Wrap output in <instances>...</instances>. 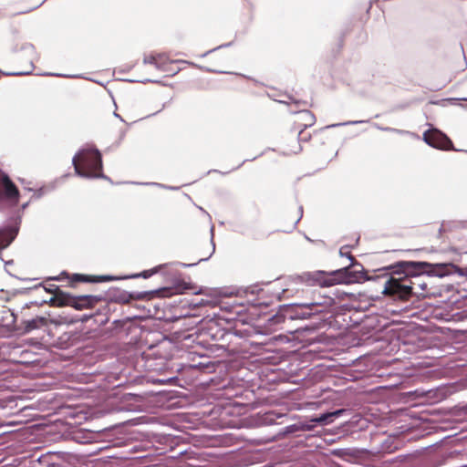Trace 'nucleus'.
<instances>
[{
  "label": "nucleus",
  "mask_w": 467,
  "mask_h": 467,
  "mask_svg": "<svg viewBox=\"0 0 467 467\" xmlns=\"http://www.w3.org/2000/svg\"><path fill=\"white\" fill-rule=\"evenodd\" d=\"M400 271L394 272L385 284L384 294L402 300L409 299L413 294L415 285L426 288L418 281L420 274L428 271L433 265L426 262L403 261L399 263Z\"/></svg>",
  "instance_id": "obj_1"
},
{
  "label": "nucleus",
  "mask_w": 467,
  "mask_h": 467,
  "mask_svg": "<svg viewBox=\"0 0 467 467\" xmlns=\"http://www.w3.org/2000/svg\"><path fill=\"white\" fill-rule=\"evenodd\" d=\"M76 172L86 178H100L102 174V160L100 152L96 149L80 150L73 158Z\"/></svg>",
  "instance_id": "obj_2"
},
{
  "label": "nucleus",
  "mask_w": 467,
  "mask_h": 467,
  "mask_svg": "<svg viewBox=\"0 0 467 467\" xmlns=\"http://www.w3.org/2000/svg\"><path fill=\"white\" fill-rule=\"evenodd\" d=\"M350 266L329 273L318 271L310 275L308 281L311 285L321 287H329L337 284H352L360 278L358 272H350Z\"/></svg>",
  "instance_id": "obj_3"
},
{
  "label": "nucleus",
  "mask_w": 467,
  "mask_h": 467,
  "mask_svg": "<svg viewBox=\"0 0 467 467\" xmlns=\"http://www.w3.org/2000/svg\"><path fill=\"white\" fill-rule=\"evenodd\" d=\"M143 63L154 65L168 76H172L180 70L177 66L178 60L171 59L167 53H150L144 57Z\"/></svg>",
  "instance_id": "obj_4"
},
{
  "label": "nucleus",
  "mask_w": 467,
  "mask_h": 467,
  "mask_svg": "<svg viewBox=\"0 0 467 467\" xmlns=\"http://www.w3.org/2000/svg\"><path fill=\"white\" fill-rule=\"evenodd\" d=\"M423 140L432 148L441 150H456L451 139L437 129H431L423 133Z\"/></svg>",
  "instance_id": "obj_5"
},
{
  "label": "nucleus",
  "mask_w": 467,
  "mask_h": 467,
  "mask_svg": "<svg viewBox=\"0 0 467 467\" xmlns=\"http://www.w3.org/2000/svg\"><path fill=\"white\" fill-rule=\"evenodd\" d=\"M20 192L7 173L0 168V201L5 200L17 204Z\"/></svg>",
  "instance_id": "obj_6"
},
{
  "label": "nucleus",
  "mask_w": 467,
  "mask_h": 467,
  "mask_svg": "<svg viewBox=\"0 0 467 467\" xmlns=\"http://www.w3.org/2000/svg\"><path fill=\"white\" fill-rule=\"evenodd\" d=\"M99 299L94 296H82L78 297L68 298H62L57 296L55 298V301L57 302V306L67 305L78 310L92 308L99 302Z\"/></svg>",
  "instance_id": "obj_7"
},
{
  "label": "nucleus",
  "mask_w": 467,
  "mask_h": 467,
  "mask_svg": "<svg viewBox=\"0 0 467 467\" xmlns=\"http://www.w3.org/2000/svg\"><path fill=\"white\" fill-rule=\"evenodd\" d=\"M279 148L282 153L287 156L298 154L302 150L301 143L294 135L283 137Z\"/></svg>",
  "instance_id": "obj_8"
},
{
  "label": "nucleus",
  "mask_w": 467,
  "mask_h": 467,
  "mask_svg": "<svg viewBox=\"0 0 467 467\" xmlns=\"http://www.w3.org/2000/svg\"><path fill=\"white\" fill-rule=\"evenodd\" d=\"M316 122V117L310 110H301L296 113L294 126L296 130H301L311 127Z\"/></svg>",
  "instance_id": "obj_9"
},
{
  "label": "nucleus",
  "mask_w": 467,
  "mask_h": 467,
  "mask_svg": "<svg viewBox=\"0 0 467 467\" xmlns=\"http://www.w3.org/2000/svg\"><path fill=\"white\" fill-rule=\"evenodd\" d=\"M69 279L71 283H102L113 280V278L109 275H88L82 274H74Z\"/></svg>",
  "instance_id": "obj_10"
},
{
  "label": "nucleus",
  "mask_w": 467,
  "mask_h": 467,
  "mask_svg": "<svg viewBox=\"0 0 467 467\" xmlns=\"http://www.w3.org/2000/svg\"><path fill=\"white\" fill-rule=\"evenodd\" d=\"M17 231L15 226H6L0 229V251L6 248L13 242Z\"/></svg>",
  "instance_id": "obj_11"
},
{
  "label": "nucleus",
  "mask_w": 467,
  "mask_h": 467,
  "mask_svg": "<svg viewBox=\"0 0 467 467\" xmlns=\"http://www.w3.org/2000/svg\"><path fill=\"white\" fill-rule=\"evenodd\" d=\"M342 410H337L334 412L324 413L319 417L312 418L309 420L314 424H327L333 421V419L340 415Z\"/></svg>",
  "instance_id": "obj_12"
},
{
  "label": "nucleus",
  "mask_w": 467,
  "mask_h": 467,
  "mask_svg": "<svg viewBox=\"0 0 467 467\" xmlns=\"http://www.w3.org/2000/svg\"><path fill=\"white\" fill-rule=\"evenodd\" d=\"M47 325V319L45 317H36L26 322V329L31 331L33 329L39 328Z\"/></svg>",
  "instance_id": "obj_13"
},
{
  "label": "nucleus",
  "mask_w": 467,
  "mask_h": 467,
  "mask_svg": "<svg viewBox=\"0 0 467 467\" xmlns=\"http://www.w3.org/2000/svg\"><path fill=\"white\" fill-rule=\"evenodd\" d=\"M159 268H160V267H155V268L150 269V270H145V271L141 272L140 274H138V275H133V277H143V278H149V277H150L152 275L156 274V273L159 271Z\"/></svg>",
  "instance_id": "obj_14"
},
{
  "label": "nucleus",
  "mask_w": 467,
  "mask_h": 467,
  "mask_svg": "<svg viewBox=\"0 0 467 467\" xmlns=\"http://www.w3.org/2000/svg\"><path fill=\"white\" fill-rule=\"evenodd\" d=\"M339 254L342 256L348 257L352 262L355 261V258L351 255L348 246H342L339 250Z\"/></svg>",
  "instance_id": "obj_15"
},
{
  "label": "nucleus",
  "mask_w": 467,
  "mask_h": 467,
  "mask_svg": "<svg viewBox=\"0 0 467 467\" xmlns=\"http://www.w3.org/2000/svg\"><path fill=\"white\" fill-rule=\"evenodd\" d=\"M305 130H298V140L300 141H307L310 139V135L307 136L304 133Z\"/></svg>",
  "instance_id": "obj_16"
},
{
  "label": "nucleus",
  "mask_w": 467,
  "mask_h": 467,
  "mask_svg": "<svg viewBox=\"0 0 467 467\" xmlns=\"http://www.w3.org/2000/svg\"><path fill=\"white\" fill-rule=\"evenodd\" d=\"M190 287L186 285H179V286H176L174 289H175V292L173 294H182L183 292V290H186V289H189Z\"/></svg>",
  "instance_id": "obj_17"
},
{
  "label": "nucleus",
  "mask_w": 467,
  "mask_h": 467,
  "mask_svg": "<svg viewBox=\"0 0 467 467\" xmlns=\"http://www.w3.org/2000/svg\"><path fill=\"white\" fill-rule=\"evenodd\" d=\"M306 308H309L310 310H314L315 308H317V306H319L318 304L317 303H312L310 305H307V306H304Z\"/></svg>",
  "instance_id": "obj_18"
},
{
  "label": "nucleus",
  "mask_w": 467,
  "mask_h": 467,
  "mask_svg": "<svg viewBox=\"0 0 467 467\" xmlns=\"http://www.w3.org/2000/svg\"><path fill=\"white\" fill-rule=\"evenodd\" d=\"M313 427H314V424H312V425H305L304 429L307 430V431H310V430H312Z\"/></svg>",
  "instance_id": "obj_19"
},
{
  "label": "nucleus",
  "mask_w": 467,
  "mask_h": 467,
  "mask_svg": "<svg viewBox=\"0 0 467 467\" xmlns=\"http://www.w3.org/2000/svg\"><path fill=\"white\" fill-rule=\"evenodd\" d=\"M333 454L336 455V456H341V453H340V451H333Z\"/></svg>",
  "instance_id": "obj_20"
},
{
  "label": "nucleus",
  "mask_w": 467,
  "mask_h": 467,
  "mask_svg": "<svg viewBox=\"0 0 467 467\" xmlns=\"http://www.w3.org/2000/svg\"><path fill=\"white\" fill-rule=\"evenodd\" d=\"M462 6H463V7H467V0H463V2H462Z\"/></svg>",
  "instance_id": "obj_21"
},
{
  "label": "nucleus",
  "mask_w": 467,
  "mask_h": 467,
  "mask_svg": "<svg viewBox=\"0 0 467 467\" xmlns=\"http://www.w3.org/2000/svg\"><path fill=\"white\" fill-rule=\"evenodd\" d=\"M463 272H464V273H463V274H464V275H466V276H467V267H466V268H464Z\"/></svg>",
  "instance_id": "obj_22"
}]
</instances>
